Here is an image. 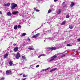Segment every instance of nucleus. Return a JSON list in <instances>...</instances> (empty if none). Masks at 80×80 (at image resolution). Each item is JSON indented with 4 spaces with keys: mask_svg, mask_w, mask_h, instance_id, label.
<instances>
[{
    "mask_svg": "<svg viewBox=\"0 0 80 80\" xmlns=\"http://www.w3.org/2000/svg\"><path fill=\"white\" fill-rule=\"evenodd\" d=\"M11 9H15V8L17 7V4H15L14 3H12L11 4Z\"/></svg>",
    "mask_w": 80,
    "mask_h": 80,
    "instance_id": "1",
    "label": "nucleus"
},
{
    "mask_svg": "<svg viewBox=\"0 0 80 80\" xmlns=\"http://www.w3.org/2000/svg\"><path fill=\"white\" fill-rule=\"evenodd\" d=\"M57 56L56 55H54L53 56L51 57V59L48 61L49 62H51L52 61H53V60H54V58H56L57 57Z\"/></svg>",
    "mask_w": 80,
    "mask_h": 80,
    "instance_id": "2",
    "label": "nucleus"
},
{
    "mask_svg": "<svg viewBox=\"0 0 80 80\" xmlns=\"http://www.w3.org/2000/svg\"><path fill=\"white\" fill-rule=\"evenodd\" d=\"M6 74L7 75H12V71L10 70H8L6 71Z\"/></svg>",
    "mask_w": 80,
    "mask_h": 80,
    "instance_id": "3",
    "label": "nucleus"
},
{
    "mask_svg": "<svg viewBox=\"0 0 80 80\" xmlns=\"http://www.w3.org/2000/svg\"><path fill=\"white\" fill-rule=\"evenodd\" d=\"M40 34L39 33H38L35 35H33L32 37V38H37V37H38L40 36Z\"/></svg>",
    "mask_w": 80,
    "mask_h": 80,
    "instance_id": "4",
    "label": "nucleus"
},
{
    "mask_svg": "<svg viewBox=\"0 0 80 80\" xmlns=\"http://www.w3.org/2000/svg\"><path fill=\"white\" fill-rule=\"evenodd\" d=\"M47 49L48 50H57L58 48L56 47H50V48H48Z\"/></svg>",
    "mask_w": 80,
    "mask_h": 80,
    "instance_id": "5",
    "label": "nucleus"
},
{
    "mask_svg": "<svg viewBox=\"0 0 80 80\" xmlns=\"http://www.w3.org/2000/svg\"><path fill=\"white\" fill-rule=\"evenodd\" d=\"M20 57V53L18 52L17 53V54L16 55V58L17 59H18L19 58V57Z\"/></svg>",
    "mask_w": 80,
    "mask_h": 80,
    "instance_id": "6",
    "label": "nucleus"
},
{
    "mask_svg": "<svg viewBox=\"0 0 80 80\" xmlns=\"http://www.w3.org/2000/svg\"><path fill=\"white\" fill-rule=\"evenodd\" d=\"M18 48L17 47H16L14 49V51L15 52H17L18 51Z\"/></svg>",
    "mask_w": 80,
    "mask_h": 80,
    "instance_id": "7",
    "label": "nucleus"
},
{
    "mask_svg": "<svg viewBox=\"0 0 80 80\" xmlns=\"http://www.w3.org/2000/svg\"><path fill=\"white\" fill-rule=\"evenodd\" d=\"M10 5V3H8V4H6L4 5V7H9Z\"/></svg>",
    "mask_w": 80,
    "mask_h": 80,
    "instance_id": "8",
    "label": "nucleus"
},
{
    "mask_svg": "<svg viewBox=\"0 0 80 80\" xmlns=\"http://www.w3.org/2000/svg\"><path fill=\"white\" fill-rule=\"evenodd\" d=\"M61 13V9H59L57 11V14H60Z\"/></svg>",
    "mask_w": 80,
    "mask_h": 80,
    "instance_id": "9",
    "label": "nucleus"
},
{
    "mask_svg": "<svg viewBox=\"0 0 80 80\" xmlns=\"http://www.w3.org/2000/svg\"><path fill=\"white\" fill-rule=\"evenodd\" d=\"M75 5V3L73 2H71V4L70 5V6L71 7H73V5Z\"/></svg>",
    "mask_w": 80,
    "mask_h": 80,
    "instance_id": "10",
    "label": "nucleus"
},
{
    "mask_svg": "<svg viewBox=\"0 0 80 80\" xmlns=\"http://www.w3.org/2000/svg\"><path fill=\"white\" fill-rule=\"evenodd\" d=\"M28 49L30 50H34V48L32 47H29L28 48Z\"/></svg>",
    "mask_w": 80,
    "mask_h": 80,
    "instance_id": "11",
    "label": "nucleus"
},
{
    "mask_svg": "<svg viewBox=\"0 0 80 80\" xmlns=\"http://www.w3.org/2000/svg\"><path fill=\"white\" fill-rule=\"evenodd\" d=\"M45 33H50L52 32V31L51 30H47V31H45Z\"/></svg>",
    "mask_w": 80,
    "mask_h": 80,
    "instance_id": "12",
    "label": "nucleus"
},
{
    "mask_svg": "<svg viewBox=\"0 0 80 80\" xmlns=\"http://www.w3.org/2000/svg\"><path fill=\"white\" fill-rule=\"evenodd\" d=\"M12 64H13V62H12L11 61H10L9 62V64L10 65V66H12Z\"/></svg>",
    "mask_w": 80,
    "mask_h": 80,
    "instance_id": "13",
    "label": "nucleus"
},
{
    "mask_svg": "<svg viewBox=\"0 0 80 80\" xmlns=\"http://www.w3.org/2000/svg\"><path fill=\"white\" fill-rule=\"evenodd\" d=\"M57 68H54L53 69H51L50 71V72H52L53 71H55V70H57Z\"/></svg>",
    "mask_w": 80,
    "mask_h": 80,
    "instance_id": "14",
    "label": "nucleus"
},
{
    "mask_svg": "<svg viewBox=\"0 0 80 80\" xmlns=\"http://www.w3.org/2000/svg\"><path fill=\"white\" fill-rule=\"evenodd\" d=\"M50 68H47V69H42V72H44V71H47V70H49Z\"/></svg>",
    "mask_w": 80,
    "mask_h": 80,
    "instance_id": "15",
    "label": "nucleus"
},
{
    "mask_svg": "<svg viewBox=\"0 0 80 80\" xmlns=\"http://www.w3.org/2000/svg\"><path fill=\"white\" fill-rule=\"evenodd\" d=\"M8 53L6 54L4 56V58H6L7 57H8Z\"/></svg>",
    "mask_w": 80,
    "mask_h": 80,
    "instance_id": "16",
    "label": "nucleus"
},
{
    "mask_svg": "<svg viewBox=\"0 0 80 80\" xmlns=\"http://www.w3.org/2000/svg\"><path fill=\"white\" fill-rule=\"evenodd\" d=\"M7 15H8V16H11L12 15V13H10V12H8L7 13Z\"/></svg>",
    "mask_w": 80,
    "mask_h": 80,
    "instance_id": "17",
    "label": "nucleus"
},
{
    "mask_svg": "<svg viewBox=\"0 0 80 80\" xmlns=\"http://www.w3.org/2000/svg\"><path fill=\"white\" fill-rule=\"evenodd\" d=\"M52 12V9L50 8L49 10H48V13H50Z\"/></svg>",
    "mask_w": 80,
    "mask_h": 80,
    "instance_id": "18",
    "label": "nucleus"
},
{
    "mask_svg": "<svg viewBox=\"0 0 80 80\" xmlns=\"http://www.w3.org/2000/svg\"><path fill=\"white\" fill-rule=\"evenodd\" d=\"M17 13H18V12H12L13 15H15V14H17Z\"/></svg>",
    "mask_w": 80,
    "mask_h": 80,
    "instance_id": "19",
    "label": "nucleus"
},
{
    "mask_svg": "<svg viewBox=\"0 0 80 80\" xmlns=\"http://www.w3.org/2000/svg\"><path fill=\"white\" fill-rule=\"evenodd\" d=\"M18 27V26L17 25L15 26L14 27V30H16V29H17V28Z\"/></svg>",
    "mask_w": 80,
    "mask_h": 80,
    "instance_id": "20",
    "label": "nucleus"
},
{
    "mask_svg": "<svg viewBox=\"0 0 80 80\" xmlns=\"http://www.w3.org/2000/svg\"><path fill=\"white\" fill-rule=\"evenodd\" d=\"M26 33H23L22 34V37H24V36H25L26 35Z\"/></svg>",
    "mask_w": 80,
    "mask_h": 80,
    "instance_id": "21",
    "label": "nucleus"
},
{
    "mask_svg": "<svg viewBox=\"0 0 80 80\" xmlns=\"http://www.w3.org/2000/svg\"><path fill=\"white\" fill-rule=\"evenodd\" d=\"M69 27L70 29H72L73 28V26H72L69 25Z\"/></svg>",
    "mask_w": 80,
    "mask_h": 80,
    "instance_id": "22",
    "label": "nucleus"
},
{
    "mask_svg": "<svg viewBox=\"0 0 80 80\" xmlns=\"http://www.w3.org/2000/svg\"><path fill=\"white\" fill-rule=\"evenodd\" d=\"M23 77H28V75H23Z\"/></svg>",
    "mask_w": 80,
    "mask_h": 80,
    "instance_id": "23",
    "label": "nucleus"
},
{
    "mask_svg": "<svg viewBox=\"0 0 80 80\" xmlns=\"http://www.w3.org/2000/svg\"><path fill=\"white\" fill-rule=\"evenodd\" d=\"M65 21H63L61 25H65Z\"/></svg>",
    "mask_w": 80,
    "mask_h": 80,
    "instance_id": "24",
    "label": "nucleus"
},
{
    "mask_svg": "<svg viewBox=\"0 0 80 80\" xmlns=\"http://www.w3.org/2000/svg\"><path fill=\"white\" fill-rule=\"evenodd\" d=\"M67 46H68V47H72V45L70 44H67Z\"/></svg>",
    "mask_w": 80,
    "mask_h": 80,
    "instance_id": "25",
    "label": "nucleus"
},
{
    "mask_svg": "<svg viewBox=\"0 0 80 80\" xmlns=\"http://www.w3.org/2000/svg\"><path fill=\"white\" fill-rule=\"evenodd\" d=\"M22 58L24 59V60H25V59H26V57H25V56H22Z\"/></svg>",
    "mask_w": 80,
    "mask_h": 80,
    "instance_id": "26",
    "label": "nucleus"
},
{
    "mask_svg": "<svg viewBox=\"0 0 80 80\" xmlns=\"http://www.w3.org/2000/svg\"><path fill=\"white\" fill-rule=\"evenodd\" d=\"M49 40H53L54 38L52 37H51L49 38Z\"/></svg>",
    "mask_w": 80,
    "mask_h": 80,
    "instance_id": "27",
    "label": "nucleus"
},
{
    "mask_svg": "<svg viewBox=\"0 0 80 80\" xmlns=\"http://www.w3.org/2000/svg\"><path fill=\"white\" fill-rule=\"evenodd\" d=\"M18 27L19 28H21V27L20 25H19L18 26Z\"/></svg>",
    "mask_w": 80,
    "mask_h": 80,
    "instance_id": "28",
    "label": "nucleus"
},
{
    "mask_svg": "<svg viewBox=\"0 0 80 80\" xmlns=\"http://www.w3.org/2000/svg\"><path fill=\"white\" fill-rule=\"evenodd\" d=\"M66 18H69V15L67 14L66 15Z\"/></svg>",
    "mask_w": 80,
    "mask_h": 80,
    "instance_id": "29",
    "label": "nucleus"
},
{
    "mask_svg": "<svg viewBox=\"0 0 80 80\" xmlns=\"http://www.w3.org/2000/svg\"><path fill=\"white\" fill-rule=\"evenodd\" d=\"M53 36H54L55 37H56V33H55L53 34Z\"/></svg>",
    "mask_w": 80,
    "mask_h": 80,
    "instance_id": "30",
    "label": "nucleus"
},
{
    "mask_svg": "<svg viewBox=\"0 0 80 80\" xmlns=\"http://www.w3.org/2000/svg\"><path fill=\"white\" fill-rule=\"evenodd\" d=\"M36 12H40V10L38 9H36Z\"/></svg>",
    "mask_w": 80,
    "mask_h": 80,
    "instance_id": "31",
    "label": "nucleus"
},
{
    "mask_svg": "<svg viewBox=\"0 0 80 80\" xmlns=\"http://www.w3.org/2000/svg\"><path fill=\"white\" fill-rule=\"evenodd\" d=\"M4 79H5V78H1V80H4Z\"/></svg>",
    "mask_w": 80,
    "mask_h": 80,
    "instance_id": "32",
    "label": "nucleus"
},
{
    "mask_svg": "<svg viewBox=\"0 0 80 80\" xmlns=\"http://www.w3.org/2000/svg\"><path fill=\"white\" fill-rule=\"evenodd\" d=\"M42 55H40L38 57V58H40V57H42Z\"/></svg>",
    "mask_w": 80,
    "mask_h": 80,
    "instance_id": "33",
    "label": "nucleus"
},
{
    "mask_svg": "<svg viewBox=\"0 0 80 80\" xmlns=\"http://www.w3.org/2000/svg\"><path fill=\"white\" fill-rule=\"evenodd\" d=\"M39 65H37L36 66V68H38V67H39Z\"/></svg>",
    "mask_w": 80,
    "mask_h": 80,
    "instance_id": "34",
    "label": "nucleus"
},
{
    "mask_svg": "<svg viewBox=\"0 0 80 80\" xmlns=\"http://www.w3.org/2000/svg\"><path fill=\"white\" fill-rule=\"evenodd\" d=\"M17 45V44L14 43L13 44V46H15Z\"/></svg>",
    "mask_w": 80,
    "mask_h": 80,
    "instance_id": "35",
    "label": "nucleus"
},
{
    "mask_svg": "<svg viewBox=\"0 0 80 80\" xmlns=\"http://www.w3.org/2000/svg\"><path fill=\"white\" fill-rule=\"evenodd\" d=\"M78 41H80V38L78 39H77Z\"/></svg>",
    "mask_w": 80,
    "mask_h": 80,
    "instance_id": "36",
    "label": "nucleus"
},
{
    "mask_svg": "<svg viewBox=\"0 0 80 80\" xmlns=\"http://www.w3.org/2000/svg\"><path fill=\"white\" fill-rule=\"evenodd\" d=\"M0 14L1 15H2V12H1V11H0Z\"/></svg>",
    "mask_w": 80,
    "mask_h": 80,
    "instance_id": "37",
    "label": "nucleus"
},
{
    "mask_svg": "<svg viewBox=\"0 0 80 80\" xmlns=\"http://www.w3.org/2000/svg\"><path fill=\"white\" fill-rule=\"evenodd\" d=\"M26 80V78H25L24 79L22 78V80Z\"/></svg>",
    "mask_w": 80,
    "mask_h": 80,
    "instance_id": "38",
    "label": "nucleus"
},
{
    "mask_svg": "<svg viewBox=\"0 0 80 80\" xmlns=\"http://www.w3.org/2000/svg\"><path fill=\"white\" fill-rule=\"evenodd\" d=\"M28 41H30V39L29 38H28Z\"/></svg>",
    "mask_w": 80,
    "mask_h": 80,
    "instance_id": "39",
    "label": "nucleus"
},
{
    "mask_svg": "<svg viewBox=\"0 0 80 80\" xmlns=\"http://www.w3.org/2000/svg\"><path fill=\"white\" fill-rule=\"evenodd\" d=\"M65 57V55L62 56L61 57L62 58V57Z\"/></svg>",
    "mask_w": 80,
    "mask_h": 80,
    "instance_id": "40",
    "label": "nucleus"
},
{
    "mask_svg": "<svg viewBox=\"0 0 80 80\" xmlns=\"http://www.w3.org/2000/svg\"><path fill=\"white\" fill-rule=\"evenodd\" d=\"M57 0H54V2H57Z\"/></svg>",
    "mask_w": 80,
    "mask_h": 80,
    "instance_id": "41",
    "label": "nucleus"
},
{
    "mask_svg": "<svg viewBox=\"0 0 80 80\" xmlns=\"http://www.w3.org/2000/svg\"><path fill=\"white\" fill-rule=\"evenodd\" d=\"M22 74H22V73L20 74V76L22 75Z\"/></svg>",
    "mask_w": 80,
    "mask_h": 80,
    "instance_id": "42",
    "label": "nucleus"
},
{
    "mask_svg": "<svg viewBox=\"0 0 80 80\" xmlns=\"http://www.w3.org/2000/svg\"><path fill=\"white\" fill-rule=\"evenodd\" d=\"M64 3H65V2H63L62 5H63V4H64Z\"/></svg>",
    "mask_w": 80,
    "mask_h": 80,
    "instance_id": "43",
    "label": "nucleus"
},
{
    "mask_svg": "<svg viewBox=\"0 0 80 80\" xmlns=\"http://www.w3.org/2000/svg\"><path fill=\"white\" fill-rule=\"evenodd\" d=\"M34 10H36V8H34Z\"/></svg>",
    "mask_w": 80,
    "mask_h": 80,
    "instance_id": "44",
    "label": "nucleus"
},
{
    "mask_svg": "<svg viewBox=\"0 0 80 80\" xmlns=\"http://www.w3.org/2000/svg\"><path fill=\"white\" fill-rule=\"evenodd\" d=\"M32 66L31 65H30V67H32Z\"/></svg>",
    "mask_w": 80,
    "mask_h": 80,
    "instance_id": "45",
    "label": "nucleus"
},
{
    "mask_svg": "<svg viewBox=\"0 0 80 80\" xmlns=\"http://www.w3.org/2000/svg\"><path fill=\"white\" fill-rule=\"evenodd\" d=\"M43 23L42 24V26H43Z\"/></svg>",
    "mask_w": 80,
    "mask_h": 80,
    "instance_id": "46",
    "label": "nucleus"
},
{
    "mask_svg": "<svg viewBox=\"0 0 80 80\" xmlns=\"http://www.w3.org/2000/svg\"><path fill=\"white\" fill-rule=\"evenodd\" d=\"M44 42H45V40H44Z\"/></svg>",
    "mask_w": 80,
    "mask_h": 80,
    "instance_id": "47",
    "label": "nucleus"
},
{
    "mask_svg": "<svg viewBox=\"0 0 80 80\" xmlns=\"http://www.w3.org/2000/svg\"><path fill=\"white\" fill-rule=\"evenodd\" d=\"M41 1L42 2V0H41Z\"/></svg>",
    "mask_w": 80,
    "mask_h": 80,
    "instance_id": "48",
    "label": "nucleus"
},
{
    "mask_svg": "<svg viewBox=\"0 0 80 80\" xmlns=\"http://www.w3.org/2000/svg\"><path fill=\"white\" fill-rule=\"evenodd\" d=\"M45 23H44V24H45Z\"/></svg>",
    "mask_w": 80,
    "mask_h": 80,
    "instance_id": "49",
    "label": "nucleus"
}]
</instances>
